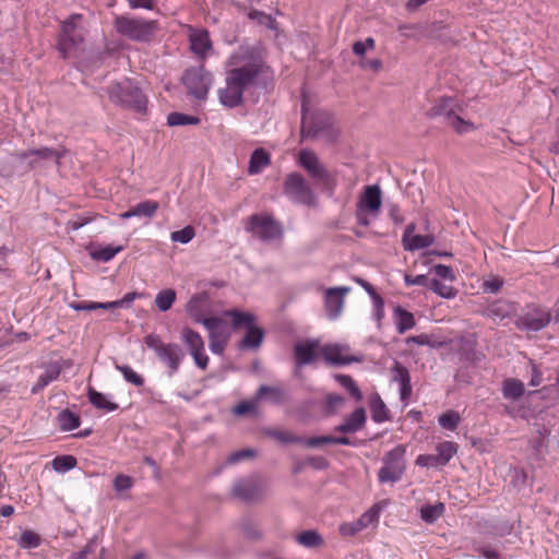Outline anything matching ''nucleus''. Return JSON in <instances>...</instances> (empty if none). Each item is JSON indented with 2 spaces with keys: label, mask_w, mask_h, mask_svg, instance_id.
<instances>
[{
  "label": "nucleus",
  "mask_w": 559,
  "mask_h": 559,
  "mask_svg": "<svg viewBox=\"0 0 559 559\" xmlns=\"http://www.w3.org/2000/svg\"><path fill=\"white\" fill-rule=\"evenodd\" d=\"M302 443L309 448H317L322 444H333V437L322 436V437L309 438L306 440L302 439Z\"/></svg>",
  "instance_id": "59"
},
{
  "label": "nucleus",
  "mask_w": 559,
  "mask_h": 559,
  "mask_svg": "<svg viewBox=\"0 0 559 559\" xmlns=\"http://www.w3.org/2000/svg\"><path fill=\"white\" fill-rule=\"evenodd\" d=\"M122 249H123L122 246L114 247V246L108 245V246L100 247L98 249L93 250L91 252V257L95 261L108 262L111 259H114L116 254L121 252Z\"/></svg>",
  "instance_id": "39"
},
{
  "label": "nucleus",
  "mask_w": 559,
  "mask_h": 559,
  "mask_svg": "<svg viewBox=\"0 0 559 559\" xmlns=\"http://www.w3.org/2000/svg\"><path fill=\"white\" fill-rule=\"evenodd\" d=\"M524 391V383L518 379L510 378L503 381L502 394L506 399L518 400Z\"/></svg>",
  "instance_id": "34"
},
{
  "label": "nucleus",
  "mask_w": 559,
  "mask_h": 559,
  "mask_svg": "<svg viewBox=\"0 0 559 559\" xmlns=\"http://www.w3.org/2000/svg\"><path fill=\"white\" fill-rule=\"evenodd\" d=\"M143 294L141 293L131 292L126 294L121 299L117 300V302L119 308H129L135 299L141 298Z\"/></svg>",
  "instance_id": "62"
},
{
  "label": "nucleus",
  "mask_w": 559,
  "mask_h": 559,
  "mask_svg": "<svg viewBox=\"0 0 559 559\" xmlns=\"http://www.w3.org/2000/svg\"><path fill=\"white\" fill-rule=\"evenodd\" d=\"M145 345L154 350L158 359L168 368V374L173 377L185 358V352L176 343H164L156 334H148L144 337Z\"/></svg>",
  "instance_id": "5"
},
{
  "label": "nucleus",
  "mask_w": 559,
  "mask_h": 559,
  "mask_svg": "<svg viewBox=\"0 0 559 559\" xmlns=\"http://www.w3.org/2000/svg\"><path fill=\"white\" fill-rule=\"evenodd\" d=\"M233 493L241 500L252 501L260 496V489L255 481L241 479L235 483Z\"/></svg>",
  "instance_id": "25"
},
{
  "label": "nucleus",
  "mask_w": 559,
  "mask_h": 559,
  "mask_svg": "<svg viewBox=\"0 0 559 559\" xmlns=\"http://www.w3.org/2000/svg\"><path fill=\"white\" fill-rule=\"evenodd\" d=\"M81 19V14H72L61 23L58 50L64 59L84 41L83 31L79 26Z\"/></svg>",
  "instance_id": "8"
},
{
  "label": "nucleus",
  "mask_w": 559,
  "mask_h": 559,
  "mask_svg": "<svg viewBox=\"0 0 559 559\" xmlns=\"http://www.w3.org/2000/svg\"><path fill=\"white\" fill-rule=\"evenodd\" d=\"M371 300L373 305L372 318L380 324L384 317V300L380 295L374 296Z\"/></svg>",
  "instance_id": "52"
},
{
  "label": "nucleus",
  "mask_w": 559,
  "mask_h": 559,
  "mask_svg": "<svg viewBox=\"0 0 559 559\" xmlns=\"http://www.w3.org/2000/svg\"><path fill=\"white\" fill-rule=\"evenodd\" d=\"M225 86L218 90V99L227 108L242 104L243 93L265 86L272 79L271 68L249 47H240L226 61Z\"/></svg>",
  "instance_id": "1"
},
{
  "label": "nucleus",
  "mask_w": 559,
  "mask_h": 559,
  "mask_svg": "<svg viewBox=\"0 0 559 559\" xmlns=\"http://www.w3.org/2000/svg\"><path fill=\"white\" fill-rule=\"evenodd\" d=\"M321 347L320 341L316 338L296 343L294 346L296 365L301 367L313 362L320 354Z\"/></svg>",
  "instance_id": "19"
},
{
  "label": "nucleus",
  "mask_w": 559,
  "mask_h": 559,
  "mask_svg": "<svg viewBox=\"0 0 559 559\" xmlns=\"http://www.w3.org/2000/svg\"><path fill=\"white\" fill-rule=\"evenodd\" d=\"M61 373V367L58 362H51L45 367L44 372L38 377L37 382L32 388V393L36 394L45 389L49 383L57 380Z\"/></svg>",
  "instance_id": "26"
},
{
  "label": "nucleus",
  "mask_w": 559,
  "mask_h": 559,
  "mask_svg": "<svg viewBox=\"0 0 559 559\" xmlns=\"http://www.w3.org/2000/svg\"><path fill=\"white\" fill-rule=\"evenodd\" d=\"M503 285V281L499 277H493L488 281H485L483 284L484 290L492 294L498 293Z\"/></svg>",
  "instance_id": "61"
},
{
  "label": "nucleus",
  "mask_w": 559,
  "mask_h": 559,
  "mask_svg": "<svg viewBox=\"0 0 559 559\" xmlns=\"http://www.w3.org/2000/svg\"><path fill=\"white\" fill-rule=\"evenodd\" d=\"M371 418L374 423H384L390 419L389 409L381 397L376 394L370 401Z\"/></svg>",
  "instance_id": "33"
},
{
  "label": "nucleus",
  "mask_w": 559,
  "mask_h": 559,
  "mask_svg": "<svg viewBox=\"0 0 559 559\" xmlns=\"http://www.w3.org/2000/svg\"><path fill=\"white\" fill-rule=\"evenodd\" d=\"M114 26L119 35L138 43L153 40L159 31L158 21L129 15H116Z\"/></svg>",
  "instance_id": "2"
},
{
  "label": "nucleus",
  "mask_w": 559,
  "mask_h": 559,
  "mask_svg": "<svg viewBox=\"0 0 559 559\" xmlns=\"http://www.w3.org/2000/svg\"><path fill=\"white\" fill-rule=\"evenodd\" d=\"M296 542L306 548H319L323 546L324 539L316 530L304 531L295 537Z\"/></svg>",
  "instance_id": "31"
},
{
  "label": "nucleus",
  "mask_w": 559,
  "mask_h": 559,
  "mask_svg": "<svg viewBox=\"0 0 559 559\" xmlns=\"http://www.w3.org/2000/svg\"><path fill=\"white\" fill-rule=\"evenodd\" d=\"M159 205L156 201L146 200L143 202L138 203L136 205L132 206L128 211L120 214V218L122 219H129L131 217H146L152 218Z\"/></svg>",
  "instance_id": "24"
},
{
  "label": "nucleus",
  "mask_w": 559,
  "mask_h": 559,
  "mask_svg": "<svg viewBox=\"0 0 559 559\" xmlns=\"http://www.w3.org/2000/svg\"><path fill=\"white\" fill-rule=\"evenodd\" d=\"M395 326L400 334H404L406 331L415 326V318L412 312L397 306L393 312Z\"/></svg>",
  "instance_id": "29"
},
{
  "label": "nucleus",
  "mask_w": 559,
  "mask_h": 559,
  "mask_svg": "<svg viewBox=\"0 0 559 559\" xmlns=\"http://www.w3.org/2000/svg\"><path fill=\"white\" fill-rule=\"evenodd\" d=\"M116 369L120 371L123 376V379L135 385V386H142L144 384V378L139 374L136 371H134L130 366L128 365H116Z\"/></svg>",
  "instance_id": "46"
},
{
  "label": "nucleus",
  "mask_w": 559,
  "mask_h": 559,
  "mask_svg": "<svg viewBox=\"0 0 559 559\" xmlns=\"http://www.w3.org/2000/svg\"><path fill=\"white\" fill-rule=\"evenodd\" d=\"M461 423L459 412L450 409L438 417V424L447 430L454 431Z\"/></svg>",
  "instance_id": "40"
},
{
  "label": "nucleus",
  "mask_w": 559,
  "mask_h": 559,
  "mask_svg": "<svg viewBox=\"0 0 559 559\" xmlns=\"http://www.w3.org/2000/svg\"><path fill=\"white\" fill-rule=\"evenodd\" d=\"M389 216L395 224H402L404 222V216L401 214L400 206L397 204L389 205Z\"/></svg>",
  "instance_id": "63"
},
{
  "label": "nucleus",
  "mask_w": 559,
  "mask_h": 559,
  "mask_svg": "<svg viewBox=\"0 0 559 559\" xmlns=\"http://www.w3.org/2000/svg\"><path fill=\"white\" fill-rule=\"evenodd\" d=\"M380 509L377 506L370 508L365 512L356 522L349 524H343L340 527V532L345 536L355 535L362 531L369 525L378 522Z\"/></svg>",
  "instance_id": "21"
},
{
  "label": "nucleus",
  "mask_w": 559,
  "mask_h": 559,
  "mask_svg": "<svg viewBox=\"0 0 559 559\" xmlns=\"http://www.w3.org/2000/svg\"><path fill=\"white\" fill-rule=\"evenodd\" d=\"M269 435L283 443H302L301 438L286 431L273 430Z\"/></svg>",
  "instance_id": "50"
},
{
  "label": "nucleus",
  "mask_w": 559,
  "mask_h": 559,
  "mask_svg": "<svg viewBox=\"0 0 559 559\" xmlns=\"http://www.w3.org/2000/svg\"><path fill=\"white\" fill-rule=\"evenodd\" d=\"M349 346L346 344H326L320 348V355L331 366H346L353 362H360L361 356L350 355Z\"/></svg>",
  "instance_id": "14"
},
{
  "label": "nucleus",
  "mask_w": 559,
  "mask_h": 559,
  "mask_svg": "<svg viewBox=\"0 0 559 559\" xmlns=\"http://www.w3.org/2000/svg\"><path fill=\"white\" fill-rule=\"evenodd\" d=\"M448 124L460 134L467 133L476 129L473 122L464 120L457 114L448 121Z\"/></svg>",
  "instance_id": "47"
},
{
  "label": "nucleus",
  "mask_w": 559,
  "mask_h": 559,
  "mask_svg": "<svg viewBox=\"0 0 559 559\" xmlns=\"http://www.w3.org/2000/svg\"><path fill=\"white\" fill-rule=\"evenodd\" d=\"M550 312L538 306H531L518 318L516 326L526 331H539L550 322Z\"/></svg>",
  "instance_id": "16"
},
{
  "label": "nucleus",
  "mask_w": 559,
  "mask_h": 559,
  "mask_svg": "<svg viewBox=\"0 0 559 559\" xmlns=\"http://www.w3.org/2000/svg\"><path fill=\"white\" fill-rule=\"evenodd\" d=\"M107 93L110 100L117 105L132 108L139 112H143L146 109V96L129 80L110 84Z\"/></svg>",
  "instance_id": "4"
},
{
  "label": "nucleus",
  "mask_w": 559,
  "mask_h": 559,
  "mask_svg": "<svg viewBox=\"0 0 559 559\" xmlns=\"http://www.w3.org/2000/svg\"><path fill=\"white\" fill-rule=\"evenodd\" d=\"M366 412L362 407L356 408L345 420L334 428L342 433H354L359 431L366 423Z\"/></svg>",
  "instance_id": "23"
},
{
  "label": "nucleus",
  "mask_w": 559,
  "mask_h": 559,
  "mask_svg": "<svg viewBox=\"0 0 559 559\" xmlns=\"http://www.w3.org/2000/svg\"><path fill=\"white\" fill-rule=\"evenodd\" d=\"M301 139H320L333 143L338 136V130L333 126L332 117L326 112L310 114L302 103Z\"/></svg>",
  "instance_id": "3"
},
{
  "label": "nucleus",
  "mask_w": 559,
  "mask_h": 559,
  "mask_svg": "<svg viewBox=\"0 0 559 559\" xmlns=\"http://www.w3.org/2000/svg\"><path fill=\"white\" fill-rule=\"evenodd\" d=\"M67 148L63 146L49 147L41 146L38 148H29L27 151H19L12 154L17 160H26L29 169H35L44 166L48 162L55 163L56 166H60L61 159L67 154Z\"/></svg>",
  "instance_id": "9"
},
{
  "label": "nucleus",
  "mask_w": 559,
  "mask_h": 559,
  "mask_svg": "<svg viewBox=\"0 0 559 559\" xmlns=\"http://www.w3.org/2000/svg\"><path fill=\"white\" fill-rule=\"evenodd\" d=\"M444 504L438 502L436 504H427L420 509V518L428 524L435 523L444 512Z\"/></svg>",
  "instance_id": "37"
},
{
  "label": "nucleus",
  "mask_w": 559,
  "mask_h": 559,
  "mask_svg": "<svg viewBox=\"0 0 559 559\" xmlns=\"http://www.w3.org/2000/svg\"><path fill=\"white\" fill-rule=\"evenodd\" d=\"M189 43L191 51L200 59H205L212 50L210 34L205 28L189 26Z\"/></svg>",
  "instance_id": "20"
},
{
  "label": "nucleus",
  "mask_w": 559,
  "mask_h": 559,
  "mask_svg": "<svg viewBox=\"0 0 559 559\" xmlns=\"http://www.w3.org/2000/svg\"><path fill=\"white\" fill-rule=\"evenodd\" d=\"M459 445L453 441H442L436 445V457L441 467L448 465L451 459L457 453Z\"/></svg>",
  "instance_id": "30"
},
{
  "label": "nucleus",
  "mask_w": 559,
  "mask_h": 559,
  "mask_svg": "<svg viewBox=\"0 0 559 559\" xmlns=\"http://www.w3.org/2000/svg\"><path fill=\"white\" fill-rule=\"evenodd\" d=\"M462 106L452 97H441L429 110L431 117L443 116L447 120L461 112Z\"/></svg>",
  "instance_id": "22"
},
{
  "label": "nucleus",
  "mask_w": 559,
  "mask_h": 559,
  "mask_svg": "<svg viewBox=\"0 0 559 559\" xmlns=\"http://www.w3.org/2000/svg\"><path fill=\"white\" fill-rule=\"evenodd\" d=\"M195 236V230L192 226H186L180 230L173 231L170 234V239L174 242L179 243H188L190 242Z\"/></svg>",
  "instance_id": "49"
},
{
  "label": "nucleus",
  "mask_w": 559,
  "mask_h": 559,
  "mask_svg": "<svg viewBox=\"0 0 559 559\" xmlns=\"http://www.w3.org/2000/svg\"><path fill=\"white\" fill-rule=\"evenodd\" d=\"M382 205V193L378 185L366 186L359 197L357 207L367 210L372 217H377Z\"/></svg>",
  "instance_id": "18"
},
{
  "label": "nucleus",
  "mask_w": 559,
  "mask_h": 559,
  "mask_svg": "<svg viewBox=\"0 0 559 559\" xmlns=\"http://www.w3.org/2000/svg\"><path fill=\"white\" fill-rule=\"evenodd\" d=\"M427 287H429V289H431L433 293L447 299L454 298L456 294L452 286L443 284L438 278L429 280Z\"/></svg>",
  "instance_id": "44"
},
{
  "label": "nucleus",
  "mask_w": 559,
  "mask_h": 559,
  "mask_svg": "<svg viewBox=\"0 0 559 559\" xmlns=\"http://www.w3.org/2000/svg\"><path fill=\"white\" fill-rule=\"evenodd\" d=\"M392 380L397 382L399 385L406 384L411 382V376L408 369L403 366L401 362L395 361L392 369Z\"/></svg>",
  "instance_id": "48"
},
{
  "label": "nucleus",
  "mask_w": 559,
  "mask_h": 559,
  "mask_svg": "<svg viewBox=\"0 0 559 559\" xmlns=\"http://www.w3.org/2000/svg\"><path fill=\"white\" fill-rule=\"evenodd\" d=\"M350 292V287H330L324 290V308L330 320H336L341 317L345 305V296Z\"/></svg>",
  "instance_id": "17"
},
{
  "label": "nucleus",
  "mask_w": 559,
  "mask_h": 559,
  "mask_svg": "<svg viewBox=\"0 0 559 559\" xmlns=\"http://www.w3.org/2000/svg\"><path fill=\"white\" fill-rule=\"evenodd\" d=\"M199 323H201L209 333L225 328L224 321L217 317L202 318Z\"/></svg>",
  "instance_id": "53"
},
{
  "label": "nucleus",
  "mask_w": 559,
  "mask_h": 559,
  "mask_svg": "<svg viewBox=\"0 0 559 559\" xmlns=\"http://www.w3.org/2000/svg\"><path fill=\"white\" fill-rule=\"evenodd\" d=\"M246 230L263 241H271L283 237L281 224L269 214H253L249 216Z\"/></svg>",
  "instance_id": "10"
},
{
  "label": "nucleus",
  "mask_w": 559,
  "mask_h": 559,
  "mask_svg": "<svg viewBox=\"0 0 559 559\" xmlns=\"http://www.w3.org/2000/svg\"><path fill=\"white\" fill-rule=\"evenodd\" d=\"M182 83L194 98L205 99L213 83V76L203 66L192 67L185 71Z\"/></svg>",
  "instance_id": "11"
},
{
  "label": "nucleus",
  "mask_w": 559,
  "mask_h": 559,
  "mask_svg": "<svg viewBox=\"0 0 559 559\" xmlns=\"http://www.w3.org/2000/svg\"><path fill=\"white\" fill-rule=\"evenodd\" d=\"M404 281L407 286H414V285L428 286V283H429V278L424 274H420V275H417L414 277L408 274H405Z\"/></svg>",
  "instance_id": "60"
},
{
  "label": "nucleus",
  "mask_w": 559,
  "mask_h": 559,
  "mask_svg": "<svg viewBox=\"0 0 559 559\" xmlns=\"http://www.w3.org/2000/svg\"><path fill=\"white\" fill-rule=\"evenodd\" d=\"M284 193L293 202L304 205H314L316 195L306 181V179L298 173L287 175L284 182Z\"/></svg>",
  "instance_id": "12"
},
{
  "label": "nucleus",
  "mask_w": 559,
  "mask_h": 559,
  "mask_svg": "<svg viewBox=\"0 0 559 559\" xmlns=\"http://www.w3.org/2000/svg\"><path fill=\"white\" fill-rule=\"evenodd\" d=\"M176 300V292L173 288L163 289L155 297V305L159 311L169 310Z\"/></svg>",
  "instance_id": "38"
},
{
  "label": "nucleus",
  "mask_w": 559,
  "mask_h": 559,
  "mask_svg": "<svg viewBox=\"0 0 559 559\" xmlns=\"http://www.w3.org/2000/svg\"><path fill=\"white\" fill-rule=\"evenodd\" d=\"M415 464L420 467H441L435 454H420Z\"/></svg>",
  "instance_id": "54"
},
{
  "label": "nucleus",
  "mask_w": 559,
  "mask_h": 559,
  "mask_svg": "<svg viewBox=\"0 0 559 559\" xmlns=\"http://www.w3.org/2000/svg\"><path fill=\"white\" fill-rule=\"evenodd\" d=\"M345 402V399L338 394H329L326 396L328 413H335Z\"/></svg>",
  "instance_id": "55"
},
{
  "label": "nucleus",
  "mask_w": 559,
  "mask_h": 559,
  "mask_svg": "<svg viewBox=\"0 0 559 559\" xmlns=\"http://www.w3.org/2000/svg\"><path fill=\"white\" fill-rule=\"evenodd\" d=\"M224 316L233 319L234 329L240 326L247 328V333L239 344L241 349H255L259 348L263 338L264 331L254 324L255 317L250 312H242L239 310H227Z\"/></svg>",
  "instance_id": "6"
},
{
  "label": "nucleus",
  "mask_w": 559,
  "mask_h": 559,
  "mask_svg": "<svg viewBox=\"0 0 559 559\" xmlns=\"http://www.w3.org/2000/svg\"><path fill=\"white\" fill-rule=\"evenodd\" d=\"M69 307L75 311H92L95 310L94 301H73L69 304Z\"/></svg>",
  "instance_id": "64"
},
{
  "label": "nucleus",
  "mask_w": 559,
  "mask_h": 559,
  "mask_svg": "<svg viewBox=\"0 0 559 559\" xmlns=\"http://www.w3.org/2000/svg\"><path fill=\"white\" fill-rule=\"evenodd\" d=\"M76 459L72 455H59L52 460V467L57 473H67L76 466Z\"/></svg>",
  "instance_id": "43"
},
{
  "label": "nucleus",
  "mask_w": 559,
  "mask_h": 559,
  "mask_svg": "<svg viewBox=\"0 0 559 559\" xmlns=\"http://www.w3.org/2000/svg\"><path fill=\"white\" fill-rule=\"evenodd\" d=\"M41 544V538L38 534L31 530L24 531L20 538L17 539L19 547L23 549H34L39 547Z\"/></svg>",
  "instance_id": "42"
},
{
  "label": "nucleus",
  "mask_w": 559,
  "mask_h": 559,
  "mask_svg": "<svg viewBox=\"0 0 559 559\" xmlns=\"http://www.w3.org/2000/svg\"><path fill=\"white\" fill-rule=\"evenodd\" d=\"M433 271L436 275L442 280L453 282L455 280V275L453 270L444 264H437L433 266Z\"/></svg>",
  "instance_id": "56"
},
{
  "label": "nucleus",
  "mask_w": 559,
  "mask_h": 559,
  "mask_svg": "<svg viewBox=\"0 0 559 559\" xmlns=\"http://www.w3.org/2000/svg\"><path fill=\"white\" fill-rule=\"evenodd\" d=\"M254 456V451L251 450V449H242V450H239V451H236L234 453H231L228 457H227V463L228 464H236L245 459H248V457H252Z\"/></svg>",
  "instance_id": "57"
},
{
  "label": "nucleus",
  "mask_w": 559,
  "mask_h": 559,
  "mask_svg": "<svg viewBox=\"0 0 559 559\" xmlns=\"http://www.w3.org/2000/svg\"><path fill=\"white\" fill-rule=\"evenodd\" d=\"M299 165L306 169L309 176L324 185L334 183V178L326 167L320 162L317 154L310 150H301L298 156Z\"/></svg>",
  "instance_id": "13"
},
{
  "label": "nucleus",
  "mask_w": 559,
  "mask_h": 559,
  "mask_svg": "<svg viewBox=\"0 0 559 559\" xmlns=\"http://www.w3.org/2000/svg\"><path fill=\"white\" fill-rule=\"evenodd\" d=\"M263 396H267L273 404H283L286 400V395L283 389L278 386L261 385L255 395V400L260 401Z\"/></svg>",
  "instance_id": "32"
},
{
  "label": "nucleus",
  "mask_w": 559,
  "mask_h": 559,
  "mask_svg": "<svg viewBox=\"0 0 559 559\" xmlns=\"http://www.w3.org/2000/svg\"><path fill=\"white\" fill-rule=\"evenodd\" d=\"M405 454L406 447L404 444H399L385 453L382 459L383 466L378 472L380 483L393 484L402 478L406 469Z\"/></svg>",
  "instance_id": "7"
},
{
  "label": "nucleus",
  "mask_w": 559,
  "mask_h": 559,
  "mask_svg": "<svg viewBox=\"0 0 559 559\" xmlns=\"http://www.w3.org/2000/svg\"><path fill=\"white\" fill-rule=\"evenodd\" d=\"M200 119L195 116L182 114V112H170L167 116V124L170 127L198 124Z\"/></svg>",
  "instance_id": "41"
},
{
  "label": "nucleus",
  "mask_w": 559,
  "mask_h": 559,
  "mask_svg": "<svg viewBox=\"0 0 559 559\" xmlns=\"http://www.w3.org/2000/svg\"><path fill=\"white\" fill-rule=\"evenodd\" d=\"M58 425L62 431H71L80 426V417L69 409L59 413Z\"/></svg>",
  "instance_id": "36"
},
{
  "label": "nucleus",
  "mask_w": 559,
  "mask_h": 559,
  "mask_svg": "<svg viewBox=\"0 0 559 559\" xmlns=\"http://www.w3.org/2000/svg\"><path fill=\"white\" fill-rule=\"evenodd\" d=\"M133 485V480L130 476L119 474L114 479V488L118 492L129 490Z\"/></svg>",
  "instance_id": "51"
},
{
  "label": "nucleus",
  "mask_w": 559,
  "mask_h": 559,
  "mask_svg": "<svg viewBox=\"0 0 559 559\" xmlns=\"http://www.w3.org/2000/svg\"><path fill=\"white\" fill-rule=\"evenodd\" d=\"M203 295H193L186 306L187 312L191 316L195 323L203 318L201 314V305L204 301Z\"/></svg>",
  "instance_id": "45"
},
{
  "label": "nucleus",
  "mask_w": 559,
  "mask_h": 559,
  "mask_svg": "<svg viewBox=\"0 0 559 559\" xmlns=\"http://www.w3.org/2000/svg\"><path fill=\"white\" fill-rule=\"evenodd\" d=\"M257 408L255 402L243 401L237 404L234 408V414L238 416H243L250 413H253Z\"/></svg>",
  "instance_id": "58"
},
{
  "label": "nucleus",
  "mask_w": 559,
  "mask_h": 559,
  "mask_svg": "<svg viewBox=\"0 0 559 559\" xmlns=\"http://www.w3.org/2000/svg\"><path fill=\"white\" fill-rule=\"evenodd\" d=\"M271 164V155L264 148H255L249 160V175H258Z\"/></svg>",
  "instance_id": "27"
},
{
  "label": "nucleus",
  "mask_w": 559,
  "mask_h": 559,
  "mask_svg": "<svg viewBox=\"0 0 559 559\" xmlns=\"http://www.w3.org/2000/svg\"><path fill=\"white\" fill-rule=\"evenodd\" d=\"M87 397L90 403L98 409H103L105 412H114L118 409L117 403L109 401L105 394L96 391L92 386L87 388Z\"/></svg>",
  "instance_id": "28"
},
{
  "label": "nucleus",
  "mask_w": 559,
  "mask_h": 559,
  "mask_svg": "<svg viewBox=\"0 0 559 559\" xmlns=\"http://www.w3.org/2000/svg\"><path fill=\"white\" fill-rule=\"evenodd\" d=\"M181 340L187 345L197 367L202 370L206 369L209 356L205 354L202 336L190 328H183L181 331Z\"/></svg>",
  "instance_id": "15"
},
{
  "label": "nucleus",
  "mask_w": 559,
  "mask_h": 559,
  "mask_svg": "<svg viewBox=\"0 0 559 559\" xmlns=\"http://www.w3.org/2000/svg\"><path fill=\"white\" fill-rule=\"evenodd\" d=\"M435 242V237L431 235H414L407 241H404L403 247L407 251H416L419 249L428 248Z\"/></svg>",
  "instance_id": "35"
}]
</instances>
